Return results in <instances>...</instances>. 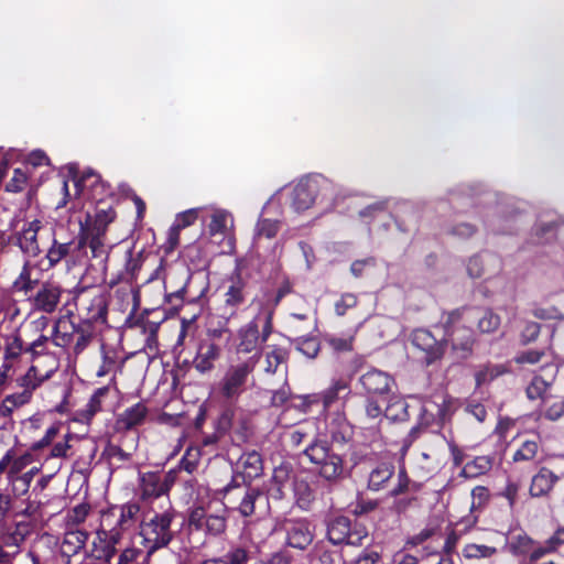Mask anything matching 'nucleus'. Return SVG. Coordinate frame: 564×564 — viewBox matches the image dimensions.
<instances>
[{"instance_id": "b1692460", "label": "nucleus", "mask_w": 564, "mask_h": 564, "mask_svg": "<svg viewBox=\"0 0 564 564\" xmlns=\"http://www.w3.org/2000/svg\"><path fill=\"white\" fill-rule=\"evenodd\" d=\"M327 434L335 443L348 442L352 436V429L341 414H336L327 423Z\"/></svg>"}, {"instance_id": "603ef678", "label": "nucleus", "mask_w": 564, "mask_h": 564, "mask_svg": "<svg viewBox=\"0 0 564 564\" xmlns=\"http://www.w3.org/2000/svg\"><path fill=\"white\" fill-rule=\"evenodd\" d=\"M296 348L307 358H315L319 351V343L314 337H302L296 340Z\"/></svg>"}, {"instance_id": "3c124183", "label": "nucleus", "mask_w": 564, "mask_h": 564, "mask_svg": "<svg viewBox=\"0 0 564 564\" xmlns=\"http://www.w3.org/2000/svg\"><path fill=\"white\" fill-rule=\"evenodd\" d=\"M219 558L224 561V564H247L250 556L247 549L235 546Z\"/></svg>"}, {"instance_id": "338daca9", "label": "nucleus", "mask_w": 564, "mask_h": 564, "mask_svg": "<svg viewBox=\"0 0 564 564\" xmlns=\"http://www.w3.org/2000/svg\"><path fill=\"white\" fill-rule=\"evenodd\" d=\"M519 490H520V485L518 482L510 481V480L507 482L506 487L503 488L501 496L508 500L510 508L514 507L517 499H518Z\"/></svg>"}, {"instance_id": "79ce46f5", "label": "nucleus", "mask_w": 564, "mask_h": 564, "mask_svg": "<svg viewBox=\"0 0 564 564\" xmlns=\"http://www.w3.org/2000/svg\"><path fill=\"white\" fill-rule=\"evenodd\" d=\"M280 227L281 223L279 220L261 217L259 218L256 225L254 238L272 239L276 236L278 231L280 230Z\"/></svg>"}, {"instance_id": "8fccbe9b", "label": "nucleus", "mask_w": 564, "mask_h": 564, "mask_svg": "<svg viewBox=\"0 0 564 564\" xmlns=\"http://www.w3.org/2000/svg\"><path fill=\"white\" fill-rule=\"evenodd\" d=\"M24 528V525L18 524L13 532H2L1 540L3 546L15 547L14 551L19 552V547L25 539Z\"/></svg>"}, {"instance_id": "393cba45", "label": "nucleus", "mask_w": 564, "mask_h": 564, "mask_svg": "<svg viewBox=\"0 0 564 564\" xmlns=\"http://www.w3.org/2000/svg\"><path fill=\"white\" fill-rule=\"evenodd\" d=\"M218 357L219 348L217 345L213 343L204 344L194 359V367L200 373L208 372L214 368V362Z\"/></svg>"}, {"instance_id": "de8ad7c7", "label": "nucleus", "mask_w": 564, "mask_h": 564, "mask_svg": "<svg viewBox=\"0 0 564 564\" xmlns=\"http://www.w3.org/2000/svg\"><path fill=\"white\" fill-rule=\"evenodd\" d=\"M539 453V444L534 441H525L514 452L512 459L513 462H531Z\"/></svg>"}, {"instance_id": "a19ab883", "label": "nucleus", "mask_w": 564, "mask_h": 564, "mask_svg": "<svg viewBox=\"0 0 564 564\" xmlns=\"http://www.w3.org/2000/svg\"><path fill=\"white\" fill-rule=\"evenodd\" d=\"M462 553L468 560H482L496 555L497 549L485 544L468 543L464 546Z\"/></svg>"}, {"instance_id": "aec40b11", "label": "nucleus", "mask_w": 564, "mask_h": 564, "mask_svg": "<svg viewBox=\"0 0 564 564\" xmlns=\"http://www.w3.org/2000/svg\"><path fill=\"white\" fill-rule=\"evenodd\" d=\"M74 257L75 261L80 260L78 249L75 241L59 242L55 238L52 240L51 247L47 249L46 259L51 267H55L66 257Z\"/></svg>"}, {"instance_id": "412c9836", "label": "nucleus", "mask_w": 564, "mask_h": 564, "mask_svg": "<svg viewBox=\"0 0 564 564\" xmlns=\"http://www.w3.org/2000/svg\"><path fill=\"white\" fill-rule=\"evenodd\" d=\"M394 475V466L391 463L377 464L368 475V489L380 491L387 487Z\"/></svg>"}, {"instance_id": "ddd939ff", "label": "nucleus", "mask_w": 564, "mask_h": 564, "mask_svg": "<svg viewBox=\"0 0 564 564\" xmlns=\"http://www.w3.org/2000/svg\"><path fill=\"white\" fill-rule=\"evenodd\" d=\"M412 344L425 354V361L432 364L444 354V345L435 339L427 329H416L412 334Z\"/></svg>"}, {"instance_id": "473e14b6", "label": "nucleus", "mask_w": 564, "mask_h": 564, "mask_svg": "<svg viewBox=\"0 0 564 564\" xmlns=\"http://www.w3.org/2000/svg\"><path fill=\"white\" fill-rule=\"evenodd\" d=\"M384 416L390 421H404L408 419V404L398 395L390 394L386 401Z\"/></svg>"}, {"instance_id": "9b49d317", "label": "nucleus", "mask_w": 564, "mask_h": 564, "mask_svg": "<svg viewBox=\"0 0 564 564\" xmlns=\"http://www.w3.org/2000/svg\"><path fill=\"white\" fill-rule=\"evenodd\" d=\"M104 227L88 228V226L80 223V231L76 241L78 253H82L88 245L94 258L107 259L108 248L104 242Z\"/></svg>"}, {"instance_id": "f8f14e48", "label": "nucleus", "mask_w": 564, "mask_h": 564, "mask_svg": "<svg viewBox=\"0 0 564 564\" xmlns=\"http://www.w3.org/2000/svg\"><path fill=\"white\" fill-rule=\"evenodd\" d=\"M283 530L286 534V543L289 546L304 550L313 541V532L310 523L303 519H290L283 523Z\"/></svg>"}, {"instance_id": "69168bd1", "label": "nucleus", "mask_w": 564, "mask_h": 564, "mask_svg": "<svg viewBox=\"0 0 564 564\" xmlns=\"http://www.w3.org/2000/svg\"><path fill=\"white\" fill-rule=\"evenodd\" d=\"M328 345L334 351L344 352L352 349L351 337H336L332 336L327 339Z\"/></svg>"}, {"instance_id": "2eb2a0df", "label": "nucleus", "mask_w": 564, "mask_h": 564, "mask_svg": "<svg viewBox=\"0 0 564 564\" xmlns=\"http://www.w3.org/2000/svg\"><path fill=\"white\" fill-rule=\"evenodd\" d=\"M210 221L207 225V232L210 237L223 236L226 238L232 230L235 220L232 214L223 208L207 207Z\"/></svg>"}, {"instance_id": "423d86ee", "label": "nucleus", "mask_w": 564, "mask_h": 564, "mask_svg": "<svg viewBox=\"0 0 564 564\" xmlns=\"http://www.w3.org/2000/svg\"><path fill=\"white\" fill-rule=\"evenodd\" d=\"M10 227L13 229L11 235V241L18 246L23 254L28 257H37L41 253L39 243V231L42 228V221L33 219L24 221L23 225L18 228V220H12Z\"/></svg>"}, {"instance_id": "4be33fe9", "label": "nucleus", "mask_w": 564, "mask_h": 564, "mask_svg": "<svg viewBox=\"0 0 564 564\" xmlns=\"http://www.w3.org/2000/svg\"><path fill=\"white\" fill-rule=\"evenodd\" d=\"M554 378V372L551 373L547 378H544L540 375L533 376L525 390L527 397L530 400H540L541 404L546 403L547 399L551 397L549 391L553 384Z\"/></svg>"}, {"instance_id": "bb28decb", "label": "nucleus", "mask_w": 564, "mask_h": 564, "mask_svg": "<svg viewBox=\"0 0 564 564\" xmlns=\"http://www.w3.org/2000/svg\"><path fill=\"white\" fill-rule=\"evenodd\" d=\"M148 415V409L143 402L133 404L126 409L119 416L118 423L121 427L130 430L142 424Z\"/></svg>"}, {"instance_id": "f704fd0d", "label": "nucleus", "mask_w": 564, "mask_h": 564, "mask_svg": "<svg viewBox=\"0 0 564 564\" xmlns=\"http://www.w3.org/2000/svg\"><path fill=\"white\" fill-rule=\"evenodd\" d=\"M263 356L265 364V372L274 373L278 367L286 360L288 352L282 347L269 345L265 347Z\"/></svg>"}, {"instance_id": "1a4fd4ad", "label": "nucleus", "mask_w": 564, "mask_h": 564, "mask_svg": "<svg viewBox=\"0 0 564 564\" xmlns=\"http://www.w3.org/2000/svg\"><path fill=\"white\" fill-rule=\"evenodd\" d=\"M359 382L368 398L379 399L381 402L392 393L394 379L386 371L372 368L362 373Z\"/></svg>"}, {"instance_id": "4c0bfd02", "label": "nucleus", "mask_w": 564, "mask_h": 564, "mask_svg": "<svg viewBox=\"0 0 564 564\" xmlns=\"http://www.w3.org/2000/svg\"><path fill=\"white\" fill-rule=\"evenodd\" d=\"M533 541L531 538L524 533H518L511 536L510 540L507 541L506 546L510 553L513 555H527L532 550Z\"/></svg>"}, {"instance_id": "6e6d98bb", "label": "nucleus", "mask_w": 564, "mask_h": 564, "mask_svg": "<svg viewBox=\"0 0 564 564\" xmlns=\"http://www.w3.org/2000/svg\"><path fill=\"white\" fill-rule=\"evenodd\" d=\"M348 390V384L344 380L335 381L327 390L322 393L323 403L325 406L330 405L337 398L340 391Z\"/></svg>"}, {"instance_id": "052dcab7", "label": "nucleus", "mask_w": 564, "mask_h": 564, "mask_svg": "<svg viewBox=\"0 0 564 564\" xmlns=\"http://www.w3.org/2000/svg\"><path fill=\"white\" fill-rule=\"evenodd\" d=\"M48 337L45 335H41L35 340H33L28 347H25V352L30 354L32 359L34 360L37 357L45 355Z\"/></svg>"}, {"instance_id": "c9c22d12", "label": "nucleus", "mask_w": 564, "mask_h": 564, "mask_svg": "<svg viewBox=\"0 0 564 564\" xmlns=\"http://www.w3.org/2000/svg\"><path fill=\"white\" fill-rule=\"evenodd\" d=\"M115 390V387L111 384L98 388L91 398L89 399L88 403L86 404L85 409L83 410V413L87 420H90L96 413L101 411L102 403L109 392L111 390Z\"/></svg>"}, {"instance_id": "a211bd4d", "label": "nucleus", "mask_w": 564, "mask_h": 564, "mask_svg": "<svg viewBox=\"0 0 564 564\" xmlns=\"http://www.w3.org/2000/svg\"><path fill=\"white\" fill-rule=\"evenodd\" d=\"M327 534L333 544H360V536L357 540L352 539L354 534H351L350 522L345 517H339L332 521L328 525Z\"/></svg>"}, {"instance_id": "13d9d810", "label": "nucleus", "mask_w": 564, "mask_h": 564, "mask_svg": "<svg viewBox=\"0 0 564 564\" xmlns=\"http://www.w3.org/2000/svg\"><path fill=\"white\" fill-rule=\"evenodd\" d=\"M28 182V175L24 171L15 169L11 180L6 185L8 192L18 193L21 192Z\"/></svg>"}, {"instance_id": "dca6fc26", "label": "nucleus", "mask_w": 564, "mask_h": 564, "mask_svg": "<svg viewBox=\"0 0 564 564\" xmlns=\"http://www.w3.org/2000/svg\"><path fill=\"white\" fill-rule=\"evenodd\" d=\"M228 500L231 501V495L235 494L239 499V503L236 507L242 517H250L256 512L257 502L264 500L263 495L260 490L254 488L236 487L228 489Z\"/></svg>"}, {"instance_id": "c756f323", "label": "nucleus", "mask_w": 564, "mask_h": 564, "mask_svg": "<svg viewBox=\"0 0 564 564\" xmlns=\"http://www.w3.org/2000/svg\"><path fill=\"white\" fill-rule=\"evenodd\" d=\"M76 326L65 319H59L54 326L53 330V343L57 347H70L74 341Z\"/></svg>"}, {"instance_id": "49530a36", "label": "nucleus", "mask_w": 564, "mask_h": 564, "mask_svg": "<svg viewBox=\"0 0 564 564\" xmlns=\"http://www.w3.org/2000/svg\"><path fill=\"white\" fill-rule=\"evenodd\" d=\"M542 415L550 421H557L564 416V398L562 399H547L546 403H542Z\"/></svg>"}, {"instance_id": "0e129e2a", "label": "nucleus", "mask_w": 564, "mask_h": 564, "mask_svg": "<svg viewBox=\"0 0 564 564\" xmlns=\"http://www.w3.org/2000/svg\"><path fill=\"white\" fill-rule=\"evenodd\" d=\"M25 352L23 341L19 336H14L10 343L7 344L4 349L6 359L18 358L22 352Z\"/></svg>"}, {"instance_id": "37998d69", "label": "nucleus", "mask_w": 564, "mask_h": 564, "mask_svg": "<svg viewBox=\"0 0 564 564\" xmlns=\"http://www.w3.org/2000/svg\"><path fill=\"white\" fill-rule=\"evenodd\" d=\"M397 480V485L389 491V496L393 498L408 492H416L421 488L420 484L410 480L404 469L399 470Z\"/></svg>"}, {"instance_id": "39448f33", "label": "nucleus", "mask_w": 564, "mask_h": 564, "mask_svg": "<svg viewBox=\"0 0 564 564\" xmlns=\"http://www.w3.org/2000/svg\"><path fill=\"white\" fill-rule=\"evenodd\" d=\"M272 314L273 310L269 308L263 314V327L262 334H259V322L261 319V315H257L252 321H250L245 326L240 327L237 333V344L236 349L238 352H251L257 347L267 340L268 336L272 330Z\"/></svg>"}, {"instance_id": "2f4dec72", "label": "nucleus", "mask_w": 564, "mask_h": 564, "mask_svg": "<svg viewBox=\"0 0 564 564\" xmlns=\"http://www.w3.org/2000/svg\"><path fill=\"white\" fill-rule=\"evenodd\" d=\"M40 278L36 265L26 261L13 285L18 291L26 293L35 288Z\"/></svg>"}, {"instance_id": "7c9ffc66", "label": "nucleus", "mask_w": 564, "mask_h": 564, "mask_svg": "<svg viewBox=\"0 0 564 564\" xmlns=\"http://www.w3.org/2000/svg\"><path fill=\"white\" fill-rule=\"evenodd\" d=\"M118 550V547L97 535V539L94 541L93 554L87 556L86 560H95L94 564H110Z\"/></svg>"}, {"instance_id": "6e6552de", "label": "nucleus", "mask_w": 564, "mask_h": 564, "mask_svg": "<svg viewBox=\"0 0 564 564\" xmlns=\"http://www.w3.org/2000/svg\"><path fill=\"white\" fill-rule=\"evenodd\" d=\"M328 182L321 175L302 178L291 192V205L296 212L308 209L315 202L318 192L327 187Z\"/></svg>"}, {"instance_id": "c85d7f7f", "label": "nucleus", "mask_w": 564, "mask_h": 564, "mask_svg": "<svg viewBox=\"0 0 564 564\" xmlns=\"http://www.w3.org/2000/svg\"><path fill=\"white\" fill-rule=\"evenodd\" d=\"M292 475V467L289 463H282L273 469L271 478L270 492L275 498L283 497V489L290 481Z\"/></svg>"}, {"instance_id": "9d476101", "label": "nucleus", "mask_w": 564, "mask_h": 564, "mask_svg": "<svg viewBox=\"0 0 564 564\" xmlns=\"http://www.w3.org/2000/svg\"><path fill=\"white\" fill-rule=\"evenodd\" d=\"M139 511L140 508L135 503L113 506L102 513V527H116L124 532L134 525Z\"/></svg>"}, {"instance_id": "7ed1b4c3", "label": "nucleus", "mask_w": 564, "mask_h": 564, "mask_svg": "<svg viewBox=\"0 0 564 564\" xmlns=\"http://www.w3.org/2000/svg\"><path fill=\"white\" fill-rule=\"evenodd\" d=\"M475 311H453L443 318L446 340L452 341L455 349L460 348L465 351L470 350L474 343L473 330L464 324L469 323L477 317Z\"/></svg>"}, {"instance_id": "774afa93", "label": "nucleus", "mask_w": 564, "mask_h": 564, "mask_svg": "<svg viewBox=\"0 0 564 564\" xmlns=\"http://www.w3.org/2000/svg\"><path fill=\"white\" fill-rule=\"evenodd\" d=\"M357 304V297L354 294H344L335 304V310L338 315H344L346 311Z\"/></svg>"}, {"instance_id": "09e8293b", "label": "nucleus", "mask_w": 564, "mask_h": 564, "mask_svg": "<svg viewBox=\"0 0 564 564\" xmlns=\"http://www.w3.org/2000/svg\"><path fill=\"white\" fill-rule=\"evenodd\" d=\"M206 210L207 207H197L178 213L173 225L182 230L193 225L198 219L200 213Z\"/></svg>"}, {"instance_id": "5701e85b", "label": "nucleus", "mask_w": 564, "mask_h": 564, "mask_svg": "<svg viewBox=\"0 0 564 564\" xmlns=\"http://www.w3.org/2000/svg\"><path fill=\"white\" fill-rule=\"evenodd\" d=\"M422 405L424 406L425 414L436 416L441 421H444L452 410V400L443 393H437L424 400Z\"/></svg>"}, {"instance_id": "a18cd8bd", "label": "nucleus", "mask_w": 564, "mask_h": 564, "mask_svg": "<svg viewBox=\"0 0 564 564\" xmlns=\"http://www.w3.org/2000/svg\"><path fill=\"white\" fill-rule=\"evenodd\" d=\"M91 338H93V333H91L89 326H85L82 324L79 326H76L74 341L72 344L73 345V354L75 356H78L79 354H82L87 348V346L90 344Z\"/></svg>"}, {"instance_id": "72a5a7b5", "label": "nucleus", "mask_w": 564, "mask_h": 564, "mask_svg": "<svg viewBox=\"0 0 564 564\" xmlns=\"http://www.w3.org/2000/svg\"><path fill=\"white\" fill-rule=\"evenodd\" d=\"M239 464L248 479L256 478L262 473V458L256 451L243 453L240 456Z\"/></svg>"}, {"instance_id": "0eeeda50", "label": "nucleus", "mask_w": 564, "mask_h": 564, "mask_svg": "<svg viewBox=\"0 0 564 564\" xmlns=\"http://www.w3.org/2000/svg\"><path fill=\"white\" fill-rule=\"evenodd\" d=\"M249 291L247 282L239 275L230 278L224 286L220 310L228 322L235 317L239 308L247 302Z\"/></svg>"}, {"instance_id": "a878e982", "label": "nucleus", "mask_w": 564, "mask_h": 564, "mask_svg": "<svg viewBox=\"0 0 564 564\" xmlns=\"http://www.w3.org/2000/svg\"><path fill=\"white\" fill-rule=\"evenodd\" d=\"M88 534L83 530H68L61 544V552L65 556L77 554L86 544Z\"/></svg>"}, {"instance_id": "4468645a", "label": "nucleus", "mask_w": 564, "mask_h": 564, "mask_svg": "<svg viewBox=\"0 0 564 564\" xmlns=\"http://www.w3.org/2000/svg\"><path fill=\"white\" fill-rule=\"evenodd\" d=\"M558 480L560 477L551 469L547 467H541L531 478L529 495L532 498L547 497Z\"/></svg>"}, {"instance_id": "680f3d73", "label": "nucleus", "mask_w": 564, "mask_h": 564, "mask_svg": "<svg viewBox=\"0 0 564 564\" xmlns=\"http://www.w3.org/2000/svg\"><path fill=\"white\" fill-rule=\"evenodd\" d=\"M471 510L482 508L489 500V490L484 486H477L471 490Z\"/></svg>"}, {"instance_id": "c03bdc74", "label": "nucleus", "mask_w": 564, "mask_h": 564, "mask_svg": "<svg viewBox=\"0 0 564 564\" xmlns=\"http://www.w3.org/2000/svg\"><path fill=\"white\" fill-rule=\"evenodd\" d=\"M151 555L147 549L142 551L133 546H127L121 550L116 564H139L145 556H148V562H150Z\"/></svg>"}, {"instance_id": "bf43d9fd", "label": "nucleus", "mask_w": 564, "mask_h": 564, "mask_svg": "<svg viewBox=\"0 0 564 564\" xmlns=\"http://www.w3.org/2000/svg\"><path fill=\"white\" fill-rule=\"evenodd\" d=\"M226 529L224 517L210 514L205 520L204 530L213 535L223 533Z\"/></svg>"}, {"instance_id": "4d7b16f0", "label": "nucleus", "mask_w": 564, "mask_h": 564, "mask_svg": "<svg viewBox=\"0 0 564 564\" xmlns=\"http://www.w3.org/2000/svg\"><path fill=\"white\" fill-rule=\"evenodd\" d=\"M97 535L108 541L111 545L118 547L123 539V531L116 527L101 528L97 531Z\"/></svg>"}, {"instance_id": "f257e3e1", "label": "nucleus", "mask_w": 564, "mask_h": 564, "mask_svg": "<svg viewBox=\"0 0 564 564\" xmlns=\"http://www.w3.org/2000/svg\"><path fill=\"white\" fill-rule=\"evenodd\" d=\"M304 454L316 466L318 475L327 482H337L349 474L343 454L329 447L325 442H313L305 448Z\"/></svg>"}, {"instance_id": "ea45409f", "label": "nucleus", "mask_w": 564, "mask_h": 564, "mask_svg": "<svg viewBox=\"0 0 564 564\" xmlns=\"http://www.w3.org/2000/svg\"><path fill=\"white\" fill-rule=\"evenodd\" d=\"M294 496L300 508L306 510L314 500V491L307 481L297 479L294 481Z\"/></svg>"}, {"instance_id": "20e7f679", "label": "nucleus", "mask_w": 564, "mask_h": 564, "mask_svg": "<svg viewBox=\"0 0 564 564\" xmlns=\"http://www.w3.org/2000/svg\"><path fill=\"white\" fill-rule=\"evenodd\" d=\"M254 367V357H249L243 361L231 362L219 383L223 397L226 399L238 398L245 391L248 378Z\"/></svg>"}, {"instance_id": "e433bc0d", "label": "nucleus", "mask_w": 564, "mask_h": 564, "mask_svg": "<svg viewBox=\"0 0 564 564\" xmlns=\"http://www.w3.org/2000/svg\"><path fill=\"white\" fill-rule=\"evenodd\" d=\"M56 368L57 364L54 359L53 367L45 373L40 372L36 366H31L25 376L22 378V386L30 391L35 390L45 379L51 377Z\"/></svg>"}, {"instance_id": "864d4df0", "label": "nucleus", "mask_w": 564, "mask_h": 564, "mask_svg": "<svg viewBox=\"0 0 564 564\" xmlns=\"http://www.w3.org/2000/svg\"><path fill=\"white\" fill-rule=\"evenodd\" d=\"M506 372V368L503 366H486L485 368L480 369L476 373V381L478 386L485 384L495 378L501 376Z\"/></svg>"}, {"instance_id": "5fc2aeb1", "label": "nucleus", "mask_w": 564, "mask_h": 564, "mask_svg": "<svg viewBox=\"0 0 564 564\" xmlns=\"http://www.w3.org/2000/svg\"><path fill=\"white\" fill-rule=\"evenodd\" d=\"M500 325V317L491 311H484L478 318V328L482 333L495 332Z\"/></svg>"}, {"instance_id": "f3484780", "label": "nucleus", "mask_w": 564, "mask_h": 564, "mask_svg": "<svg viewBox=\"0 0 564 564\" xmlns=\"http://www.w3.org/2000/svg\"><path fill=\"white\" fill-rule=\"evenodd\" d=\"M62 290L53 283H44L34 297L35 308L45 313H53L61 300Z\"/></svg>"}, {"instance_id": "f03ea898", "label": "nucleus", "mask_w": 564, "mask_h": 564, "mask_svg": "<svg viewBox=\"0 0 564 564\" xmlns=\"http://www.w3.org/2000/svg\"><path fill=\"white\" fill-rule=\"evenodd\" d=\"M174 519L172 510L155 513L141 524L140 535L143 546L153 554L156 550L166 546L173 538L171 523Z\"/></svg>"}, {"instance_id": "6ab92c4d", "label": "nucleus", "mask_w": 564, "mask_h": 564, "mask_svg": "<svg viewBox=\"0 0 564 564\" xmlns=\"http://www.w3.org/2000/svg\"><path fill=\"white\" fill-rule=\"evenodd\" d=\"M83 323L82 325L89 326L93 323H105L107 316V304L102 295L91 297L87 303L82 306Z\"/></svg>"}, {"instance_id": "cd10ccee", "label": "nucleus", "mask_w": 564, "mask_h": 564, "mask_svg": "<svg viewBox=\"0 0 564 564\" xmlns=\"http://www.w3.org/2000/svg\"><path fill=\"white\" fill-rule=\"evenodd\" d=\"M141 490L144 497H159L169 490L166 478L155 473H147L141 477Z\"/></svg>"}, {"instance_id": "58836bf2", "label": "nucleus", "mask_w": 564, "mask_h": 564, "mask_svg": "<svg viewBox=\"0 0 564 564\" xmlns=\"http://www.w3.org/2000/svg\"><path fill=\"white\" fill-rule=\"evenodd\" d=\"M491 467V460L487 456L476 457L474 460L468 462L462 469V475L465 478H476L487 473Z\"/></svg>"}, {"instance_id": "e2e57ef3", "label": "nucleus", "mask_w": 564, "mask_h": 564, "mask_svg": "<svg viewBox=\"0 0 564 564\" xmlns=\"http://www.w3.org/2000/svg\"><path fill=\"white\" fill-rule=\"evenodd\" d=\"M199 449L198 448H188L181 460V466L187 473H193L198 464Z\"/></svg>"}]
</instances>
